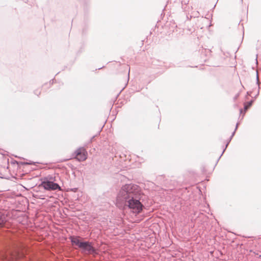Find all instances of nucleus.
Returning <instances> with one entry per match:
<instances>
[{
    "label": "nucleus",
    "instance_id": "obj_7",
    "mask_svg": "<svg viewBox=\"0 0 261 261\" xmlns=\"http://www.w3.org/2000/svg\"><path fill=\"white\" fill-rule=\"evenodd\" d=\"M252 105V101L248 102L247 104H245L244 106L245 110H247Z\"/></svg>",
    "mask_w": 261,
    "mask_h": 261
},
{
    "label": "nucleus",
    "instance_id": "obj_3",
    "mask_svg": "<svg viewBox=\"0 0 261 261\" xmlns=\"http://www.w3.org/2000/svg\"><path fill=\"white\" fill-rule=\"evenodd\" d=\"M55 177L51 176H47L44 178L42 181L41 185L44 189L48 191H53L56 190H61L60 186L54 182Z\"/></svg>",
    "mask_w": 261,
    "mask_h": 261
},
{
    "label": "nucleus",
    "instance_id": "obj_4",
    "mask_svg": "<svg viewBox=\"0 0 261 261\" xmlns=\"http://www.w3.org/2000/svg\"><path fill=\"white\" fill-rule=\"evenodd\" d=\"M76 158L79 161H84L87 158V153L83 148L78 149L76 152Z\"/></svg>",
    "mask_w": 261,
    "mask_h": 261
},
{
    "label": "nucleus",
    "instance_id": "obj_5",
    "mask_svg": "<svg viewBox=\"0 0 261 261\" xmlns=\"http://www.w3.org/2000/svg\"><path fill=\"white\" fill-rule=\"evenodd\" d=\"M189 2V0H182L181 5L182 8L186 11H189L190 10V7L188 6Z\"/></svg>",
    "mask_w": 261,
    "mask_h": 261
},
{
    "label": "nucleus",
    "instance_id": "obj_12",
    "mask_svg": "<svg viewBox=\"0 0 261 261\" xmlns=\"http://www.w3.org/2000/svg\"><path fill=\"white\" fill-rule=\"evenodd\" d=\"M242 110H241L240 112L242 113Z\"/></svg>",
    "mask_w": 261,
    "mask_h": 261
},
{
    "label": "nucleus",
    "instance_id": "obj_10",
    "mask_svg": "<svg viewBox=\"0 0 261 261\" xmlns=\"http://www.w3.org/2000/svg\"><path fill=\"white\" fill-rule=\"evenodd\" d=\"M238 126V123H237V125H236V127L235 130L237 129Z\"/></svg>",
    "mask_w": 261,
    "mask_h": 261
},
{
    "label": "nucleus",
    "instance_id": "obj_1",
    "mask_svg": "<svg viewBox=\"0 0 261 261\" xmlns=\"http://www.w3.org/2000/svg\"><path fill=\"white\" fill-rule=\"evenodd\" d=\"M142 195L139 186L134 184H126L120 190L116 199L118 206H127L133 213L138 214L143 209V205L140 201Z\"/></svg>",
    "mask_w": 261,
    "mask_h": 261
},
{
    "label": "nucleus",
    "instance_id": "obj_8",
    "mask_svg": "<svg viewBox=\"0 0 261 261\" xmlns=\"http://www.w3.org/2000/svg\"><path fill=\"white\" fill-rule=\"evenodd\" d=\"M257 84H259V80H258V74H257Z\"/></svg>",
    "mask_w": 261,
    "mask_h": 261
},
{
    "label": "nucleus",
    "instance_id": "obj_9",
    "mask_svg": "<svg viewBox=\"0 0 261 261\" xmlns=\"http://www.w3.org/2000/svg\"><path fill=\"white\" fill-rule=\"evenodd\" d=\"M234 133H235V130L233 132V133H232V135H231V137H230V139H231L232 138V137H233V135H234Z\"/></svg>",
    "mask_w": 261,
    "mask_h": 261
},
{
    "label": "nucleus",
    "instance_id": "obj_6",
    "mask_svg": "<svg viewBox=\"0 0 261 261\" xmlns=\"http://www.w3.org/2000/svg\"><path fill=\"white\" fill-rule=\"evenodd\" d=\"M5 221V216L0 213V227L4 226Z\"/></svg>",
    "mask_w": 261,
    "mask_h": 261
},
{
    "label": "nucleus",
    "instance_id": "obj_11",
    "mask_svg": "<svg viewBox=\"0 0 261 261\" xmlns=\"http://www.w3.org/2000/svg\"><path fill=\"white\" fill-rule=\"evenodd\" d=\"M228 143H229V142H228V143H227V144L226 145V147H227V145H228Z\"/></svg>",
    "mask_w": 261,
    "mask_h": 261
},
{
    "label": "nucleus",
    "instance_id": "obj_2",
    "mask_svg": "<svg viewBox=\"0 0 261 261\" xmlns=\"http://www.w3.org/2000/svg\"><path fill=\"white\" fill-rule=\"evenodd\" d=\"M70 239L73 245L77 246L81 248L85 253L87 254H93L96 253V250L93 247L91 242L82 241L81 238L77 236H71L70 237Z\"/></svg>",
    "mask_w": 261,
    "mask_h": 261
}]
</instances>
